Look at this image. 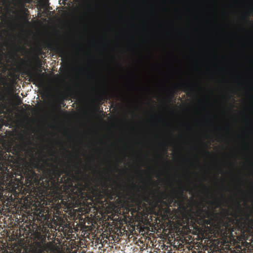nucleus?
<instances>
[{
	"mask_svg": "<svg viewBox=\"0 0 253 253\" xmlns=\"http://www.w3.org/2000/svg\"><path fill=\"white\" fill-rule=\"evenodd\" d=\"M63 171L58 165L49 163L44 164L31 163V169L25 171L26 181L31 186H41L43 192L53 195L54 202H73L75 204L91 199L88 193V186L77 178L72 171Z\"/></svg>",
	"mask_w": 253,
	"mask_h": 253,
	"instance_id": "obj_1",
	"label": "nucleus"
},
{
	"mask_svg": "<svg viewBox=\"0 0 253 253\" xmlns=\"http://www.w3.org/2000/svg\"><path fill=\"white\" fill-rule=\"evenodd\" d=\"M196 215L198 224L204 226L213 225L214 215L213 211L200 208L197 211Z\"/></svg>",
	"mask_w": 253,
	"mask_h": 253,
	"instance_id": "obj_2",
	"label": "nucleus"
},
{
	"mask_svg": "<svg viewBox=\"0 0 253 253\" xmlns=\"http://www.w3.org/2000/svg\"><path fill=\"white\" fill-rule=\"evenodd\" d=\"M238 213L235 214L236 217L239 216L237 220L239 228L244 231H250L253 228V217L251 218V215L248 212L243 211L241 215H238Z\"/></svg>",
	"mask_w": 253,
	"mask_h": 253,
	"instance_id": "obj_3",
	"label": "nucleus"
},
{
	"mask_svg": "<svg viewBox=\"0 0 253 253\" xmlns=\"http://www.w3.org/2000/svg\"><path fill=\"white\" fill-rule=\"evenodd\" d=\"M153 198L156 200L158 203H164L166 205L167 204L166 202L164 201V200H168L169 204H171L174 200V197L170 195L166 191L161 192L157 196H156L155 193H153Z\"/></svg>",
	"mask_w": 253,
	"mask_h": 253,
	"instance_id": "obj_4",
	"label": "nucleus"
},
{
	"mask_svg": "<svg viewBox=\"0 0 253 253\" xmlns=\"http://www.w3.org/2000/svg\"><path fill=\"white\" fill-rule=\"evenodd\" d=\"M122 185L117 183L115 187L108 191V197L111 200H115L116 198L119 199L122 195Z\"/></svg>",
	"mask_w": 253,
	"mask_h": 253,
	"instance_id": "obj_5",
	"label": "nucleus"
},
{
	"mask_svg": "<svg viewBox=\"0 0 253 253\" xmlns=\"http://www.w3.org/2000/svg\"><path fill=\"white\" fill-rule=\"evenodd\" d=\"M49 216L47 211H45L44 210H43L39 212V214L37 215V218L38 220L41 221V222L43 221L48 222Z\"/></svg>",
	"mask_w": 253,
	"mask_h": 253,
	"instance_id": "obj_6",
	"label": "nucleus"
},
{
	"mask_svg": "<svg viewBox=\"0 0 253 253\" xmlns=\"http://www.w3.org/2000/svg\"><path fill=\"white\" fill-rule=\"evenodd\" d=\"M180 89H181L182 90H183L184 92L188 93L190 92V87L189 86H188L186 84H180Z\"/></svg>",
	"mask_w": 253,
	"mask_h": 253,
	"instance_id": "obj_7",
	"label": "nucleus"
},
{
	"mask_svg": "<svg viewBox=\"0 0 253 253\" xmlns=\"http://www.w3.org/2000/svg\"><path fill=\"white\" fill-rule=\"evenodd\" d=\"M8 166H5L3 164L0 165V169L1 171V172L3 173V174H6L9 172V170L10 169L8 168Z\"/></svg>",
	"mask_w": 253,
	"mask_h": 253,
	"instance_id": "obj_8",
	"label": "nucleus"
},
{
	"mask_svg": "<svg viewBox=\"0 0 253 253\" xmlns=\"http://www.w3.org/2000/svg\"><path fill=\"white\" fill-rule=\"evenodd\" d=\"M57 52L59 56L61 57H66V53L65 49L63 48H60L57 49Z\"/></svg>",
	"mask_w": 253,
	"mask_h": 253,
	"instance_id": "obj_9",
	"label": "nucleus"
},
{
	"mask_svg": "<svg viewBox=\"0 0 253 253\" xmlns=\"http://www.w3.org/2000/svg\"><path fill=\"white\" fill-rule=\"evenodd\" d=\"M5 71V66L2 62V58L0 57V74Z\"/></svg>",
	"mask_w": 253,
	"mask_h": 253,
	"instance_id": "obj_10",
	"label": "nucleus"
},
{
	"mask_svg": "<svg viewBox=\"0 0 253 253\" xmlns=\"http://www.w3.org/2000/svg\"><path fill=\"white\" fill-rule=\"evenodd\" d=\"M211 204L215 206L216 207H218L220 206V202L217 199H215L211 203Z\"/></svg>",
	"mask_w": 253,
	"mask_h": 253,
	"instance_id": "obj_11",
	"label": "nucleus"
},
{
	"mask_svg": "<svg viewBox=\"0 0 253 253\" xmlns=\"http://www.w3.org/2000/svg\"><path fill=\"white\" fill-rule=\"evenodd\" d=\"M33 79L36 81V82H38V83H41V81L40 79H39L37 77L34 76L33 77Z\"/></svg>",
	"mask_w": 253,
	"mask_h": 253,
	"instance_id": "obj_12",
	"label": "nucleus"
},
{
	"mask_svg": "<svg viewBox=\"0 0 253 253\" xmlns=\"http://www.w3.org/2000/svg\"><path fill=\"white\" fill-rule=\"evenodd\" d=\"M144 200L147 202L150 200L149 197L147 195H145L144 196Z\"/></svg>",
	"mask_w": 253,
	"mask_h": 253,
	"instance_id": "obj_13",
	"label": "nucleus"
},
{
	"mask_svg": "<svg viewBox=\"0 0 253 253\" xmlns=\"http://www.w3.org/2000/svg\"><path fill=\"white\" fill-rule=\"evenodd\" d=\"M60 98L61 100V102H60V104H61V103L64 100V96H63V95L62 94H61L60 95Z\"/></svg>",
	"mask_w": 253,
	"mask_h": 253,
	"instance_id": "obj_14",
	"label": "nucleus"
},
{
	"mask_svg": "<svg viewBox=\"0 0 253 253\" xmlns=\"http://www.w3.org/2000/svg\"><path fill=\"white\" fill-rule=\"evenodd\" d=\"M241 210V205L239 203H238L237 211H240Z\"/></svg>",
	"mask_w": 253,
	"mask_h": 253,
	"instance_id": "obj_15",
	"label": "nucleus"
},
{
	"mask_svg": "<svg viewBox=\"0 0 253 253\" xmlns=\"http://www.w3.org/2000/svg\"><path fill=\"white\" fill-rule=\"evenodd\" d=\"M76 158L79 160V163L80 164H82V161H81V159L78 156H76Z\"/></svg>",
	"mask_w": 253,
	"mask_h": 253,
	"instance_id": "obj_16",
	"label": "nucleus"
},
{
	"mask_svg": "<svg viewBox=\"0 0 253 253\" xmlns=\"http://www.w3.org/2000/svg\"><path fill=\"white\" fill-rule=\"evenodd\" d=\"M25 106H27L28 109H30L31 107L30 105H25Z\"/></svg>",
	"mask_w": 253,
	"mask_h": 253,
	"instance_id": "obj_17",
	"label": "nucleus"
},
{
	"mask_svg": "<svg viewBox=\"0 0 253 253\" xmlns=\"http://www.w3.org/2000/svg\"><path fill=\"white\" fill-rule=\"evenodd\" d=\"M205 153L207 154H209L210 152L208 150H205Z\"/></svg>",
	"mask_w": 253,
	"mask_h": 253,
	"instance_id": "obj_18",
	"label": "nucleus"
},
{
	"mask_svg": "<svg viewBox=\"0 0 253 253\" xmlns=\"http://www.w3.org/2000/svg\"><path fill=\"white\" fill-rule=\"evenodd\" d=\"M22 103V101L21 100V99H20V100H19V102H18V105H20Z\"/></svg>",
	"mask_w": 253,
	"mask_h": 253,
	"instance_id": "obj_19",
	"label": "nucleus"
},
{
	"mask_svg": "<svg viewBox=\"0 0 253 253\" xmlns=\"http://www.w3.org/2000/svg\"><path fill=\"white\" fill-rule=\"evenodd\" d=\"M50 223L48 222H46V224H45V226H46V225H49ZM48 225H47L48 226Z\"/></svg>",
	"mask_w": 253,
	"mask_h": 253,
	"instance_id": "obj_20",
	"label": "nucleus"
},
{
	"mask_svg": "<svg viewBox=\"0 0 253 253\" xmlns=\"http://www.w3.org/2000/svg\"><path fill=\"white\" fill-rule=\"evenodd\" d=\"M203 187H204L205 189H207V190L208 189H207V187H206L205 185H203Z\"/></svg>",
	"mask_w": 253,
	"mask_h": 253,
	"instance_id": "obj_21",
	"label": "nucleus"
},
{
	"mask_svg": "<svg viewBox=\"0 0 253 253\" xmlns=\"http://www.w3.org/2000/svg\"><path fill=\"white\" fill-rule=\"evenodd\" d=\"M46 230V229H45V230H44V233H47V231Z\"/></svg>",
	"mask_w": 253,
	"mask_h": 253,
	"instance_id": "obj_22",
	"label": "nucleus"
},
{
	"mask_svg": "<svg viewBox=\"0 0 253 253\" xmlns=\"http://www.w3.org/2000/svg\"><path fill=\"white\" fill-rule=\"evenodd\" d=\"M250 15V13H248L247 16H249Z\"/></svg>",
	"mask_w": 253,
	"mask_h": 253,
	"instance_id": "obj_23",
	"label": "nucleus"
},
{
	"mask_svg": "<svg viewBox=\"0 0 253 253\" xmlns=\"http://www.w3.org/2000/svg\"><path fill=\"white\" fill-rule=\"evenodd\" d=\"M247 21H248V22H249V19H248V18H247Z\"/></svg>",
	"mask_w": 253,
	"mask_h": 253,
	"instance_id": "obj_24",
	"label": "nucleus"
},
{
	"mask_svg": "<svg viewBox=\"0 0 253 253\" xmlns=\"http://www.w3.org/2000/svg\"><path fill=\"white\" fill-rule=\"evenodd\" d=\"M89 169L91 168V167L90 166H89Z\"/></svg>",
	"mask_w": 253,
	"mask_h": 253,
	"instance_id": "obj_25",
	"label": "nucleus"
},
{
	"mask_svg": "<svg viewBox=\"0 0 253 253\" xmlns=\"http://www.w3.org/2000/svg\"><path fill=\"white\" fill-rule=\"evenodd\" d=\"M68 152L70 154H71V152H70L69 151H68Z\"/></svg>",
	"mask_w": 253,
	"mask_h": 253,
	"instance_id": "obj_26",
	"label": "nucleus"
}]
</instances>
